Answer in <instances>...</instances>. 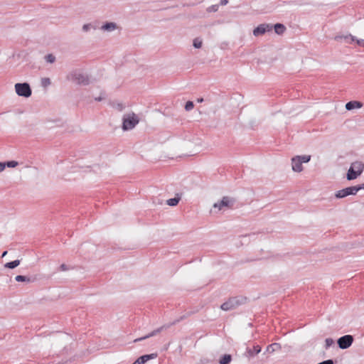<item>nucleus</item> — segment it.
<instances>
[{"mask_svg": "<svg viewBox=\"0 0 364 364\" xmlns=\"http://www.w3.org/2000/svg\"><path fill=\"white\" fill-rule=\"evenodd\" d=\"M179 200H180V198L175 197L173 198H170V199L167 200L166 203L170 206H175L178 203Z\"/></svg>", "mask_w": 364, "mask_h": 364, "instance_id": "21", "label": "nucleus"}, {"mask_svg": "<svg viewBox=\"0 0 364 364\" xmlns=\"http://www.w3.org/2000/svg\"><path fill=\"white\" fill-rule=\"evenodd\" d=\"M46 60L48 63H53L55 61V57L52 54L46 55Z\"/></svg>", "mask_w": 364, "mask_h": 364, "instance_id": "28", "label": "nucleus"}, {"mask_svg": "<svg viewBox=\"0 0 364 364\" xmlns=\"http://www.w3.org/2000/svg\"><path fill=\"white\" fill-rule=\"evenodd\" d=\"M92 25L90 23L84 24L82 26V31L87 32L90 29Z\"/></svg>", "mask_w": 364, "mask_h": 364, "instance_id": "30", "label": "nucleus"}, {"mask_svg": "<svg viewBox=\"0 0 364 364\" xmlns=\"http://www.w3.org/2000/svg\"><path fill=\"white\" fill-rule=\"evenodd\" d=\"M311 160L310 155L295 156L291 159V168L294 172L303 171V163H308Z\"/></svg>", "mask_w": 364, "mask_h": 364, "instance_id": "3", "label": "nucleus"}, {"mask_svg": "<svg viewBox=\"0 0 364 364\" xmlns=\"http://www.w3.org/2000/svg\"><path fill=\"white\" fill-rule=\"evenodd\" d=\"M354 187H355V188H358V192L360 190L364 189V183H362V184L358 185V186H355Z\"/></svg>", "mask_w": 364, "mask_h": 364, "instance_id": "35", "label": "nucleus"}, {"mask_svg": "<svg viewBox=\"0 0 364 364\" xmlns=\"http://www.w3.org/2000/svg\"><path fill=\"white\" fill-rule=\"evenodd\" d=\"M273 26L269 23H262L257 26L253 30V35L255 36H259L264 34L267 32H269L272 30Z\"/></svg>", "mask_w": 364, "mask_h": 364, "instance_id": "11", "label": "nucleus"}, {"mask_svg": "<svg viewBox=\"0 0 364 364\" xmlns=\"http://www.w3.org/2000/svg\"><path fill=\"white\" fill-rule=\"evenodd\" d=\"M357 44L360 46H364V40L363 39H356L355 41Z\"/></svg>", "mask_w": 364, "mask_h": 364, "instance_id": "32", "label": "nucleus"}, {"mask_svg": "<svg viewBox=\"0 0 364 364\" xmlns=\"http://www.w3.org/2000/svg\"><path fill=\"white\" fill-rule=\"evenodd\" d=\"M362 106V103L358 101H350L346 104V109L347 110H352L355 108H360Z\"/></svg>", "mask_w": 364, "mask_h": 364, "instance_id": "14", "label": "nucleus"}, {"mask_svg": "<svg viewBox=\"0 0 364 364\" xmlns=\"http://www.w3.org/2000/svg\"><path fill=\"white\" fill-rule=\"evenodd\" d=\"M7 254V251H4L3 253H2V255L1 257H4V256H6Z\"/></svg>", "mask_w": 364, "mask_h": 364, "instance_id": "39", "label": "nucleus"}, {"mask_svg": "<svg viewBox=\"0 0 364 364\" xmlns=\"http://www.w3.org/2000/svg\"><path fill=\"white\" fill-rule=\"evenodd\" d=\"M67 79L80 85H88L90 83L89 76L80 70H74L68 75Z\"/></svg>", "mask_w": 364, "mask_h": 364, "instance_id": "1", "label": "nucleus"}, {"mask_svg": "<svg viewBox=\"0 0 364 364\" xmlns=\"http://www.w3.org/2000/svg\"><path fill=\"white\" fill-rule=\"evenodd\" d=\"M228 0H220V5L221 6H225L228 4Z\"/></svg>", "mask_w": 364, "mask_h": 364, "instance_id": "36", "label": "nucleus"}, {"mask_svg": "<svg viewBox=\"0 0 364 364\" xmlns=\"http://www.w3.org/2000/svg\"><path fill=\"white\" fill-rule=\"evenodd\" d=\"M353 342V337L351 335H345L339 338L337 341L338 347L341 349L348 348Z\"/></svg>", "mask_w": 364, "mask_h": 364, "instance_id": "10", "label": "nucleus"}, {"mask_svg": "<svg viewBox=\"0 0 364 364\" xmlns=\"http://www.w3.org/2000/svg\"><path fill=\"white\" fill-rule=\"evenodd\" d=\"M203 44V41L200 38H196L193 40V46L196 48H200Z\"/></svg>", "mask_w": 364, "mask_h": 364, "instance_id": "22", "label": "nucleus"}, {"mask_svg": "<svg viewBox=\"0 0 364 364\" xmlns=\"http://www.w3.org/2000/svg\"><path fill=\"white\" fill-rule=\"evenodd\" d=\"M344 37H345V36H343V35H338L334 37V40L338 42H341L343 40L344 41Z\"/></svg>", "mask_w": 364, "mask_h": 364, "instance_id": "31", "label": "nucleus"}, {"mask_svg": "<svg viewBox=\"0 0 364 364\" xmlns=\"http://www.w3.org/2000/svg\"><path fill=\"white\" fill-rule=\"evenodd\" d=\"M261 352V347L258 345L255 346L253 348H247L245 355L247 358L254 357L255 355Z\"/></svg>", "mask_w": 364, "mask_h": 364, "instance_id": "13", "label": "nucleus"}, {"mask_svg": "<svg viewBox=\"0 0 364 364\" xmlns=\"http://www.w3.org/2000/svg\"><path fill=\"white\" fill-rule=\"evenodd\" d=\"M20 264V260L16 259L12 262H7L4 264L5 268L14 269Z\"/></svg>", "mask_w": 364, "mask_h": 364, "instance_id": "18", "label": "nucleus"}, {"mask_svg": "<svg viewBox=\"0 0 364 364\" xmlns=\"http://www.w3.org/2000/svg\"><path fill=\"white\" fill-rule=\"evenodd\" d=\"M41 85L43 87H46L50 85V80L48 77H44L41 79Z\"/></svg>", "mask_w": 364, "mask_h": 364, "instance_id": "24", "label": "nucleus"}, {"mask_svg": "<svg viewBox=\"0 0 364 364\" xmlns=\"http://www.w3.org/2000/svg\"><path fill=\"white\" fill-rule=\"evenodd\" d=\"M102 99H103V97H95V100L96 101H101Z\"/></svg>", "mask_w": 364, "mask_h": 364, "instance_id": "37", "label": "nucleus"}, {"mask_svg": "<svg viewBox=\"0 0 364 364\" xmlns=\"http://www.w3.org/2000/svg\"><path fill=\"white\" fill-rule=\"evenodd\" d=\"M235 203V200L228 196H224L220 201L214 203L213 208L222 210L223 208H230Z\"/></svg>", "mask_w": 364, "mask_h": 364, "instance_id": "8", "label": "nucleus"}, {"mask_svg": "<svg viewBox=\"0 0 364 364\" xmlns=\"http://www.w3.org/2000/svg\"><path fill=\"white\" fill-rule=\"evenodd\" d=\"M15 90L16 94L21 97H29L32 94L31 87L27 82L16 83Z\"/></svg>", "mask_w": 364, "mask_h": 364, "instance_id": "6", "label": "nucleus"}, {"mask_svg": "<svg viewBox=\"0 0 364 364\" xmlns=\"http://www.w3.org/2000/svg\"><path fill=\"white\" fill-rule=\"evenodd\" d=\"M157 353L146 354L138 358L132 364H144L151 359L156 358Z\"/></svg>", "mask_w": 364, "mask_h": 364, "instance_id": "12", "label": "nucleus"}, {"mask_svg": "<svg viewBox=\"0 0 364 364\" xmlns=\"http://www.w3.org/2000/svg\"><path fill=\"white\" fill-rule=\"evenodd\" d=\"M139 122V117L134 113L124 114L123 117L122 129L124 130L132 129Z\"/></svg>", "mask_w": 364, "mask_h": 364, "instance_id": "4", "label": "nucleus"}, {"mask_svg": "<svg viewBox=\"0 0 364 364\" xmlns=\"http://www.w3.org/2000/svg\"><path fill=\"white\" fill-rule=\"evenodd\" d=\"M193 107H194L193 102L192 101H188L186 103L185 109L186 111H191L193 108Z\"/></svg>", "mask_w": 364, "mask_h": 364, "instance_id": "29", "label": "nucleus"}, {"mask_svg": "<svg viewBox=\"0 0 364 364\" xmlns=\"http://www.w3.org/2000/svg\"><path fill=\"white\" fill-rule=\"evenodd\" d=\"M68 269H69L68 267L66 264H62L60 266V271H67Z\"/></svg>", "mask_w": 364, "mask_h": 364, "instance_id": "33", "label": "nucleus"}, {"mask_svg": "<svg viewBox=\"0 0 364 364\" xmlns=\"http://www.w3.org/2000/svg\"><path fill=\"white\" fill-rule=\"evenodd\" d=\"M280 349H281L280 344H279L277 343H274L270 344L267 346V351L269 353H273V352L280 350Z\"/></svg>", "mask_w": 364, "mask_h": 364, "instance_id": "17", "label": "nucleus"}, {"mask_svg": "<svg viewBox=\"0 0 364 364\" xmlns=\"http://www.w3.org/2000/svg\"><path fill=\"white\" fill-rule=\"evenodd\" d=\"M197 102H199V103L203 102V98H202V97L198 98L197 99Z\"/></svg>", "mask_w": 364, "mask_h": 364, "instance_id": "38", "label": "nucleus"}, {"mask_svg": "<svg viewBox=\"0 0 364 364\" xmlns=\"http://www.w3.org/2000/svg\"><path fill=\"white\" fill-rule=\"evenodd\" d=\"M117 28V24L113 22H107L102 26L101 29L105 31H112Z\"/></svg>", "mask_w": 364, "mask_h": 364, "instance_id": "15", "label": "nucleus"}, {"mask_svg": "<svg viewBox=\"0 0 364 364\" xmlns=\"http://www.w3.org/2000/svg\"><path fill=\"white\" fill-rule=\"evenodd\" d=\"M334 341L331 338H328L325 340V348L327 349L329 347H331Z\"/></svg>", "mask_w": 364, "mask_h": 364, "instance_id": "25", "label": "nucleus"}, {"mask_svg": "<svg viewBox=\"0 0 364 364\" xmlns=\"http://www.w3.org/2000/svg\"><path fill=\"white\" fill-rule=\"evenodd\" d=\"M18 163L16 161H9L6 162V166L9 168H14L17 166Z\"/></svg>", "mask_w": 364, "mask_h": 364, "instance_id": "27", "label": "nucleus"}, {"mask_svg": "<svg viewBox=\"0 0 364 364\" xmlns=\"http://www.w3.org/2000/svg\"><path fill=\"white\" fill-rule=\"evenodd\" d=\"M232 360V356L230 354H225L220 359V364H229Z\"/></svg>", "mask_w": 364, "mask_h": 364, "instance_id": "19", "label": "nucleus"}, {"mask_svg": "<svg viewBox=\"0 0 364 364\" xmlns=\"http://www.w3.org/2000/svg\"><path fill=\"white\" fill-rule=\"evenodd\" d=\"M6 166V162H0V173L4 170Z\"/></svg>", "mask_w": 364, "mask_h": 364, "instance_id": "34", "label": "nucleus"}, {"mask_svg": "<svg viewBox=\"0 0 364 364\" xmlns=\"http://www.w3.org/2000/svg\"><path fill=\"white\" fill-rule=\"evenodd\" d=\"M243 299L242 298L239 297H232L230 298L228 301L224 302L221 306L220 308L223 311H230L235 309L237 306H239L240 304H242Z\"/></svg>", "mask_w": 364, "mask_h": 364, "instance_id": "7", "label": "nucleus"}, {"mask_svg": "<svg viewBox=\"0 0 364 364\" xmlns=\"http://www.w3.org/2000/svg\"><path fill=\"white\" fill-rule=\"evenodd\" d=\"M273 27L274 28L275 33L278 35L283 34L286 31V27L282 23H276Z\"/></svg>", "mask_w": 364, "mask_h": 364, "instance_id": "16", "label": "nucleus"}, {"mask_svg": "<svg viewBox=\"0 0 364 364\" xmlns=\"http://www.w3.org/2000/svg\"><path fill=\"white\" fill-rule=\"evenodd\" d=\"M186 316H181L179 318L173 321L172 323H171L170 324H168V325H164L154 331H152L151 333H149V334L143 336V337H141V338H136L134 342V343H136V342H139V341H143V340H145L146 338H149L150 337H152V336H156V334L161 333L164 329H166L168 328H169L170 326H173V325H175L176 323H178V322H180L181 321H182Z\"/></svg>", "mask_w": 364, "mask_h": 364, "instance_id": "5", "label": "nucleus"}, {"mask_svg": "<svg viewBox=\"0 0 364 364\" xmlns=\"http://www.w3.org/2000/svg\"><path fill=\"white\" fill-rule=\"evenodd\" d=\"M218 9H219V5L215 4V5H212L210 6H209L207 9V11L208 12H216V11H218Z\"/></svg>", "mask_w": 364, "mask_h": 364, "instance_id": "26", "label": "nucleus"}, {"mask_svg": "<svg viewBox=\"0 0 364 364\" xmlns=\"http://www.w3.org/2000/svg\"><path fill=\"white\" fill-rule=\"evenodd\" d=\"M358 193V188H355L354 186H350L345 188L343 189L338 191L335 193V197L336 198H343L346 196H350V195H355Z\"/></svg>", "mask_w": 364, "mask_h": 364, "instance_id": "9", "label": "nucleus"}, {"mask_svg": "<svg viewBox=\"0 0 364 364\" xmlns=\"http://www.w3.org/2000/svg\"><path fill=\"white\" fill-rule=\"evenodd\" d=\"M355 41V37L351 34L345 35L344 41L347 43H352Z\"/></svg>", "mask_w": 364, "mask_h": 364, "instance_id": "23", "label": "nucleus"}, {"mask_svg": "<svg viewBox=\"0 0 364 364\" xmlns=\"http://www.w3.org/2000/svg\"><path fill=\"white\" fill-rule=\"evenodd\" d=\"M15 280L16 282H27V283H30V282H33V279H31L30 277H28L23 276V275H17L15 277Z\"/></svg>", "mask_w": 364, "mask_h": 364, "instance_id": "20", "label": "nucleus"}, {"mask_svg": "<svg viewBox=\"0 0 364 364\" xmlns=\"http://www.w3.org/2000/svg\"><path fill=\"white\" fill-rule=\"evenodd\" d=\"M364 164L360 161H355L351 164L348 171L346 178L348 181L357 178L363 171Z\"/></svg>", "mask_w": 364, "mask_h": 364, "instance_id": "2", "label": "nucleus"}]
</instances>
